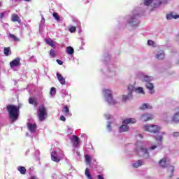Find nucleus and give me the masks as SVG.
Returning <instances> with one entry per match:
<instances>
[{"label":"nucleus","instance_id":"44","mask_svg":"<svg viewBox=\"0 0 179 179\" xmlns=\"http://www.w3.org/2000/svg\"><path fill=\"white\" fill-rule=\"evenodd\" d=\"M53 17H55L57 22H59V16H58V13H53Z\"/></svg>","mask_w":179,"mask_h":179},{"label":"nucleus","instance_id":"32","mask_svg":"<svg viewBox=\"0 0 179 179\" xmlns=\"http://www.w3.org/2000/svg\"><path fill=\"white\" fill-rule=\"evenodd\" d=\"M3 51L6 57H8V55H10V48H5Z\"/></svg>","mask_w":179,"mask_h":179},{"label":"nucleus","instance_id":"45","mask_svg":"<svg viewBox=\"0 0 179 179\" xmlns=\"http://www.w3.org/2000/svg\"><path fill=\"white\" fill-rule=\"evenodd\" d=\"M69 31H71V33H75L76 31V27H71L69 29Z\"/></svg>","mask_w":179,"mask_h":179},{"label":"nucleus","instance_id":"3","mask_svg":"<svg viewBox=\"0 0 179 179\" xmlns=\"http://www.w3.org/2000/svg\"><path fill=\"white\" fill-rule=\"evenodd\" d=\"M128 24L131 26V27H135L139 25L141 21H139V13H136V11L133 12V15L127 16L126 17Z\"/></svg>","mask_w":179,"mask_h":179},{"label":"nucleus","instance_id":"11","mask_svg":"<svg viewBox=\"0 0 179 179\" xmlns=\"http://www.w3.org/2000/svg\"><path fill=\"white\" fill-rule=\"evenodd\" d=\"M51 159L53 162H55L56 163H59L61 162V158L58 157V155L57 154V152L53 151L51 153Z\"/></svg>","mask_w":179,"mask_h":179},{"label":"nucleus","instance_id":"30","mask_svg":"<svg viewBox=\"0 0 179 179\" xmlns=\"http://www.w3.org/2000/svg\"><path fill=\"white\" fill-rule=\"evenodd\" d=\"M17 170L21 174H26V168L24 166H18Z\"/></svg>","mask_w":179,"mask_h":179},{"label":"nucleus","instance_id":"8","mask_svg":"<svg viewBox=\"0 0 179 179\" xmlns=\"http://www.w3.org/2000/svg\"><path fill=\"white\" fill-rule=\"evenodd\" d=\"M138 78H139V79L143 80V82H145V83H148L149 82H152V80H153V77L149 76H146L143 73H138Z\"/></svg>","mask_w":179,"mask_h":179},{"label":"nucleus","instance_id":"9","mask_svg":"<svg viewBox=\"0 0 179 179\" xmlns=\"http://www.w3.org/2000/svg\"><path fill=\"white\" fill-rule=\"evenodd\" d=\"M20 65V58L17 57L14 60L10 62V68H16V66H19Z\"/></svg>","mask_w":179,"mask_h":179},{"label":"nucleus","instance_id":"59","mask_svg":"<svg viewBox=\"0 0 179 179\" xmlns=\"http://www.w3.org/2000/svg\"><path fill=\"white\" fill-rule=\"evenodd\" d=\"M68 130H69V131H72V129L68 128Z\"/></svg>","mask_w":179,"mask_h":179},{"label":"nucleus","instance_id":"20","mask_svg":"<svg viewBox=\"0 0 179 179\" xmlns=\"http://www.w3.org/2000/svg\"><path fill=\"white\" fill-rule=\"evenodd\" d=\"M62 113L66 115V117H71L72 114L71 112H69V108L68 106H64V108L62 110Z\"/></svg>","mask_w":179,"mask_h":179},{"label":"nucleus","instance_id":"24","mask_svg":"<svg viewBox=\"0 0 179 179\" xmlns=\"http://www.w3.org/2000/svg\"><path fill=\"white\" fill-rule=\"evenodd\" d=\"M123 101H128L129 100H132V94L131 93H128L127 95L122 96Z\"/></svg>","mask_w":179,"mask_h":179},{"label":"nucleus","instance_id":"37","mask_svg":"<svg viewBox=\"0 0 179 179\" xmlns=\"http://www.w3.org/2000/svg\"><path fill=\"white\" fill-rule=\"evenodd\" d=\"M85 162L88 166H91V162H90V155H85Z\"/></svg>","mask_w":179,"mask_h":179},{"label":"nucleus","instance_id":"53","mask_svg":"<svg viewBox=\"0 0 179 179\" xmlns=\"http://www.w3.org/2000/svg\"><path fill=\"white\" fill-rule=\"evenodd\" d=\"M56 61L59 65H62L63 64L62 61H61L60 59H57Z\"/></svg>","mask_w":179,"mask_h":179},{"label":"nucleus","instance_id":"38","mask_svg":"<svg viewBox=\"0 0 179 179\" xmlns=\"http://www.w3.org/2000/svg\"><path fill=\"white\" fill-rule=\"evenodd\" d=\"M50 55L52 58H55L56 55H55V50H54V49H51L50 50Z\"/></svg>","mask_w":179,"mask_h":179},{"label":"nucleus","instance_id":"48","mask_svg":"<svg viewBox=\"0 0 179 179\" xmlns=\"http://www.w3.org/2000/svg\"><path fill=\"white\" fill-rule=\"evenodd\" d=\"M169 117H170V116H169V115H164L163 116L164 121H166V122H169Z\"/></svg>","mask_w":179,"mask_h":179},{"label":"nucleus","instance_id":"31","mask_svg":"<svg viewBox=\"0 0 179 179\" xmlns=\"http://www.w3.org/2000/svg\"><path fill=\"white\" fill-rule=\"evenodd\" d=\"M12 22H19V15L13 14L11 17Z\"/></svg>","mask_w":179,"mask_h":179},{"label":"nucleus","instance_id":"60","mask_svg":"<svg viewBox=\"0 0 179 179\" xmlns=\"http://www.w3.org/2000/svg\"><path fill=\"white\" fill-rule=\"evenodd\" d=\"M162 135H166L165 132H162Z\"/></svg>","mask_w":179,"mask_h":179},{"label":"nucleus","instance_id":"49","mask_svg":"<svg viewBox=\"0 0 179 179\" xmlns=\"http://www.w3.org/2000/svg\"><path fill=\"white\" fill-rule=\"evenodd\" d=\"M173 136H174L175 138L178 137L179 136V132L178 131L173 132Z\"/></svg>","mask_w":179,"mask_h":179},{"label":"nucleus","instance_id":"27","mask_svg":"<svg viewBox=\"0 0 179 179\" xmlns=\"http://www.w3.org/2000/svg\"><path fill=\"white\" fill-rule=\"evenodd\" d=\"M145 87H147V89H149V90H150V93H153V89L155 87L153 86V84H152L150 82L146 83Z\"/></svg>","mask_w":179,"mask_h":179},{"label":"nucleus","instance_id":"51","mask_svg":"<svg viewBox=\"0 0 179 179\" xmlns=\"http://www.w3.org/2000/svg\"><path fill=\"white\" fill-rule=\"evenodd\" d=\"M105 117L106 118V120H110V118H111V115L105 114Z\"/></svg>","mask_w":179,"mask_h":179},{"label":"nucleus","instance_id":"43","mask_svg":"<svg viewBox=\"0 0 179 179\" xmlns=\"http://www.w3.org/2000/svg\"><path fill=\"white\" fill-rule=\"evenodd\" d=\"M148 45H150L151 47H155V41H153L152 40H148Z\"/></svg>","mask_w":179,"mask_h":179},{"label":"nucleus","instance_id":"14","mask_svg":"<svg viewBox=\"0 0 179 179\" xmlns=\"http://www.w3.org/2000/svg\"><path fill=\"white\" fill-rule=\"evenodd\" d=\"M71 142L74 148H79V138L75 135L71 138Z\"/></svg>","mask_w":179,"mask_h":179},{"label":"nucleus","instance_id":"55","mask_svg":"<svg viewBox=\"0 0 179 179\" xmlns=\"http://www.w3.org/2000/svg\"><path fill=\"white\" fill-rule=\"evenodd\" d=\"M76 155L77 157H80V152L79 151H76Z\"/></svg>","mask_w":179,"mask_h":179},{"label":"nucleus","instance_id":"12","mask_svg":"<svg viewBox=\"0 0 179 179\" xmlns=\"http://www.w3.org/2000/svg\"><path fill=\"white\" fill-rule=\"evenodd\" d=\"M107 72L109 76H114L115 75V67L113 65H109Z\"/></svg>","mask_w":179,"mask_h":179},{"label":"nucleus","instance_id":"5","mask_svg":"<svg viewBox=\"0 0 179 179\" xmlns=\"http://www.w3.org/2000/svg\"><path fill=\"white\" fill-rule=\"evenodd\" d=\"M103 96L105 97L106 101L108 103L110 106H114V104H117V101L113 98V91L110 90H104L103 92Z\"/></svg>","mask_w":179,"mask_h":179},{"label":"nucleus","instance_id":"13","mask_svg":"<svg viewBox=\"0 0 179 179\" xmlns=\"http://www.w3.org/2000/svg\"><path fill=\"white\" fill-rule=\"evenodd\" d=\"M150 120H153V115L151 114L145 113L141 115V121H150Z\"/></svg>","mask_w":179,"mask_h":179},{"label":"nucleus","instance_id":"40","mask_svg":"<svg viewBox=\"0 0 179 179\" xmlns=\"http://www.w3.org/2000/svg\"><path fill=\"white\" fill-rule=\"evenodd\" d=\"M50 94L51 97H52L53 96H55V87H52L50 89Z\"/></svg>","mask_w":179,"mask_h":179},{"label":"nucleus","instance_id":"54","mask_svg":"<svg viewBox=\"0 0 179 179\" xmlns=\"http://www.w3.org/2000/svg\"><path fill=\"white\" fill-rule=\"evenodd\" d=\"M60 120H61V121H66V118H65V116H64V115H62L61 117H60Z\"/></svg>","mask_w":179,"mask_h":179},{"label":"nucleus","instance_id":"47","mask_svg":"<svg viewBox=\"0 0 179 179\" xmlns=\"http://www.w3.org/2000/svg\"><path fill=\"white\" fill-rule=\"evenodd\" d=\"M73 22H75L77 23V27H80V22H79L78 20H76V18H73Z\"/></svg>","mask_w":179,"mask_h":179},{"label":"nucleus","instance_id":"33","mask_svg":"<svg viewBox=\"0 0 179 179\" xmlns=\"http://www.w3.org/2000/svg\"><path fill=\"white\" fill-rule=\"evenodd\" d=\"M128 93H131V94H132L134 90H136V88L134 85H129L128 87Z\"/></svg>","mask_w":179,"mask_h":179},{"label":"nucleus","instance_id":"52","mask_svg":"<svg viewBox=\"0 0 179 179\" xmlns=\"http://www.w3.org/2000/svg\"><path fill=\"white\" fill-rule=\"evenodd\" d=\"M62 93L63 94V96L65 97V96H66V90H62Z\"/></svg>","mask_w":179,"mask_h":179},{"label":"nucleus","instance_id":"50","mask_svg":"<svg viewBox=\"0 0 179 179\" xmlns=\"http://www.w3.org/2000/svg\"><path fill=\"white\" fill-rule=\"evenodd\" d=\"M157 148V145H152L150 148V150H155V149Z\"/></svg>","mask_w":179,"mask_h":179},{"label":"nucleus","instance_id":"22","mask_svg":"<svg viewBox=\"0 0 179 179\" xmlns=\"http://www.w3.org/2000/svg\"><path fill=\"white\" fill-rule=\"evenodd\" d=\"M167 20H171L173 19H179V15H174L173 13L166 15Z\"/></svg>","mask_w":179,"mask_h":179},{"label":"nucleus","instance_id":"16","mask_svg":"<svg viewBox=\"0 0 179 179\" xmlns=\"http://www.w3.org/2000/svg\"><path fill=\"white\" fill-rule=\"evenodd\" d=\"M45 42L48 45H50V47H52V48H55V41H54L51 38H45Z\"/></svg>","mask_w":179,"mask_h":179},{"label":"nucleus","instance_id":"10","mask_svg":"<svg viewBox=\"0 0 179 179\" xmlns=\"http://www.w3.org/2000/svg\"><path fill=\"white\" fill-rule=\"evenodd\" d=\"M27 128L31 134H36V131H37V124L27 123Z\"/></svg>","mask_w":179,"mask_h":179},{"label":"nucleus","instance_id":"7","mask_svg":"<svg viewBox=\"0 0 179 179\" xmlns=\"http://www.w3.org/2000/svg\"><path fill=\"white\" fill-rule=\"evenodd\" d=\"M145 131H148V132H150V134H159L160 132V127L157 125L153 124H145L144 126Z\"/></svg>","mask_w":179,"mask_h":179},{"label":"nucleus","instance_id":"15","mask_svg":"<svg viewBox=\"0 0 179 179\" xmlns=\"http://www.w3.org/2000/svg\"><path fill=\"white\" fill-rule=\"evenodd\" d=\"M136 123V119L135 118H127L122 122V124L128 125V124H135Z\"/></svg>","mask_w":179,"mask_h":179},{"label":"nucleus","instance_id":"6","mask_svg":"<svg viewBox=\"0 0 179 179\" xmlns=\"http://www.w3.org/2000/svg\"><path fill=\"white\" fill-rule=\"evenodd\" d=\"M39 121H44L47 118V108L44 105H41L37 110Z\"/></svg>","mask_w":179,"mask_h":179},{"label":"nucleus","instance_id":"41","mask_svg":"<svg viewBox=\"0 0 179 179\" xmlns=\"http://www.w3.org/2000/svg\"><path fill=\"white\" fill-rule=\"evenodd\" d=\"M152 2L153 0H145L144 5H145L146 6H149V5H150V3H152Z\"/></svg>","mask_w":179,"mask_h":179},{"label":"nucleus","instance_id":"58","mask_svg":"<svg viewBox=\"0 0 179 179\" xmlns=\"http://www.w3.org/2000/svg\"><path fill=\"white\" fill-rule=\"evenodd\" d=\"M138 136H139L140 138H143V136L142 134H138Z\"/></svg>","mask_w":179,"mask_h":179},{"label":"nucleus","instance_id":"4","mask_svg":"<svg viewBox=\"0 0 179 179\" xmlns=\"http://www.w3.org/2000/svg\"><path fill=\"white\" fill-rule=\"evenodd\" d=\"M169 162H170L169 157H164L159 161V165L161 167H163V169H166V167L168 168V173H170L171 174L169 178H171V177H173V173H174V166H169Z\"/></svg>","mask_w":179,"mask_h":179},{"label":"nucleus","instance_id":"29","mask_svg":"<svg viewBox=\"0 0 179 179\" xmlns=\"http://www.w3.org/2000/svg\"><path fill=\"white\" fill-rule=\"evenodd\" d=\"M29 104H34V106H35V107H37V105L38 104V103H37V101H36L34 99H33V98H29Z\"/></svg>","mask_w":179,"mask_h":179},{"label":"nucleus","instance_id":"23","mask_svg":"<svg viewBox=\"0 0 179 179\" xmlns=\"http://www.w3.org/2000/svg\"><path fill=\"white\" fill-rule=\"evenodd\" d=\"M155 57L157 59H163L164 58V52L163 50L159 51Z\"/></svg>","mask_w":179,"mask_h":179},{"label":"nucleus","instance_id":"1","mask_svg":"<svg viewBox=\"0 0 179 179\" xmlns=\"http://www.w3.org/2000/svg\"><path fill=\"white\" fill-rule=\"evenodd\" d=\"M135 152L140 157L143 159H149V150L146 148V144L142 141H137L136 143Z\"/></svg>","mask_w":179,"mask_h":179},{"label":"nucleus","instance_id":"18","mask_svg":"<svg viewBox=\"0 0 179 179\" xmlns=\"http://www.w3.org/2000/svg\"><path fill=\"white\" fill-rule=\"evenodd\" d=\"M57 78L61 85H65L66 83L65 78L59 73H57Z\"/></svg>","mask_w":179,"mask_h":179},{"label":"nucleus","instance_id":"19","mask_svg":"<svg viewBox=\"0 0 179 179\" xmlns=\"http://www.w3.org/2000/svg\"><path fill=\"white\" fill-rule=\"evenodd\" d=\"M129 129V127H128L127 124H123V125L120 126L119 127V132H127V131Z\"/></svg>","mask_w":179,"mask_h":179},{"label":"nucleus","instance_id":"42","mask_svg":"<svg viewBox=\"0 0 179 179\" xmlns=\"http://www.w3.org/2000/svg\"><path fill=\"white\" fill-rule=\"evenodd\" d=\"M42 19L41 20V23L39 24L40 27H41V26H44V23H45V19H44V15L41 16Z\"/></svg>","mask_w":179,"mask_h":179},{"label":"nucleus","instance_id":"56","mask_svg":"<svg viewBox=\"0 0 179 179\" xmlns=\"http://www.w3.org/2000/svg\"><path fill=\"white\" fill-rule=\"evenodd\" d=\"M3 16H5V13H1V14H0V19H3Z\"/></svg>","mask_w":179,"mask_h":179},{"label":"nucleus","instance_id":"21","mask_svg":"<svg viewBox=\"0 0 179 179\" xmlns=\"http://www.w3.org/2000/svg\"><path fill=\"white\" fill-rule=\"evenodd\" d=\"M172 122H179V111L176 112L171 117Z\"/></svg>","mask_w":179,"mask_h":179},{"label":"nucleus","instance_id":"17","mask_svg":"<svg viewBox=\"0 0 179 179\" xmlns=\"http://www.w3.org/2000/svg\"><path fill=\"white\" fill-rule=\"evenodd\" d=\"M143 164H145V161L139 159L133 164V167L138 169V167H141V166H143Z\"/></svg>","mask_w":179,"mask_h":179},{"label":"nucleus","instance_id":"46","mask_svg":"<svg viewBox=\"0 0 179 179\" xmlns=\"http://www.w3.org/2000/svg\"><path fill=\"white\" fill-rule=\"evenodd\" d=\"M107 130L109 132H111V122H108L107 124Z\"/></svg>","mask_w":179,"mask_h":179},{"label":"nucleus","instance_id":"39","mask_svg":"<svg viewBox=\"0 0 179 179\" xmlns=\"http://www.w3.org/2000/svg\"><path fill=\"white\" fill-rule=\"evenodd\" d=\"M10 38H13V40L14 41H20L19 38H17L16 36H15V35H13L12 34H10Z\"/></svg>","mask_w":179,"mask_h":179},{"label":"nucleus","instance_id":"26","mask_svg":"<svg viewBox=\"0 0 179 179\" xmlns=\"http://www.w3.org/2000/svg\"><path fill=\"white\" fill-rule=\"evenodd\" d=\"M141 110H152V106L148 103H143L141 107Z\"/></svg>","mask_w":179,"mask_h":179},{"label":"nucleus","instance_id":"35","mask_svg":"<svg viewBox=\"0 0 179 179\" xmlns=\"http://www.w3.org/2000/svg\"><path fill=\"white\" fill-rule=\"evenodd\" d=\"M162 3H163L162 1L157 0L154 2V8H159V6H160V5H162Z\"/></svg>","mask_w":179,"mask_h":179},{"label":"nucleus","instance_id":"34","mask_svg":"<svg viewBox=\"0 0 179 179\" xmlns=\"http://www.w3.org/2000/svg\"><path fill=\"white\" fill-rule=\"evenodd\" d=\"M85 176L87 177L88 179H92V175L90 174V172H89V168H86L85 169Z\"/></svg>","mask_w":179,"mask_h":179},{"label":"nucleus","instance_id":"28","mask_svg":"<svg viewBox=\"0 0 179 179\" xmlns=\"http://www.w3.org/2000/svg\"><path fill=\"white\" fill-rule=\"evenodd\" d=\"M155 140L157 141V142H158V145H162V143H163V136H155Z\"/></svg>","mask_w":179,"mask_h":179},{"label":"nucleus","instance_id":"57","mask_svg":"<svg viewBox=\"0 0 179 179\" xmlns=\"http://www.w3.org/2000/svg\"><path fill=\"white\" fill-rule=\"evenodd\" d=\"M97 178L98 179H104V177L102 175H98Z\"/></svg>","mask_w":179,"mask_h":179},{"label":"nucleus","instance_id":"2","mask_svg":"<svg viewBox=\"0 0 179 179\" xmlns=\"http://www.w3.org/2000/svg\"><path fill=\"white\" fill-rule=\"evenodd\" d=\"M7 110L10 120H13V121H16L19 117V106H16L15 105H8Z\"/></svg>","mask_w":179,"mask_h":179},{"label":"nucleus","instance_id":"36","mask_svg":"<svg viewBox=\"0 0 179 179\" xmlns=\"http://www.w3.org/2000/svg\"><path fill=\"white\" fill-rule=\"evenodd\" d=\"M137 93H140L141 94H145V92L143 91V88H142V87H138L137 88H136L135 90Z\"/></svg>","mask_w":179,"mask_h":179},{"label":"nucleus","instance_id":"25","mask_svg":"<svg viewBox=\"0 0 179 179\" xmlns=\"http://www.w3.org/2000/svg\"><path fill=\"white\" fill-rule=\"evenodd\" d=\"M66 52L69 54V55H72L75 52V50L71 46H68L66 48Z\"/></svg>","mask_w":179,"mask_h":179},{"label":"nucleus","instance_id":"61","mask_svg":"<svg viewBox=\"0 0 179 179\" xmlns=\"http://www.w3.org/2000/svg\"><path fill=\"white\" fill-rule=\"evenodd\" d=\"M179 179V178H178Z\"/></svg>","mask_w":179,"mask_h":179}]
</instances>
